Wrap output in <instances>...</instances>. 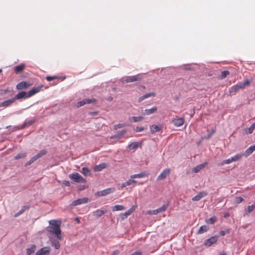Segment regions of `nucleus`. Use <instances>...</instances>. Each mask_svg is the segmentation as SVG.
Segmentation results:
<instances>
[{
    "mask_svg": "<svg viewBox=\"0 0 255 255\" xmlns=\"http://www.w3.org/2000/svg\"><path fill=\"white\" fill-rule=\"evenodd\" d=\"M47 153V151L45 149H43L41 150L38 153V155H40L39 157L41 158L42 156L45 155Z\"/></svg>",
    "mask_w": 255,
    "mask_h": 255,
    "instance_id": "50",
    "label": "nucleus"
},
{
    "mask_svg": "<svg viewBox=\"0 0 255 255\" xmlns=\"http://www.w3.org/2000/svg\"><path fill=\"white\" fill-rule=\"evenodd\" d=\"M138 146V142H133L128 145V148L130 150L135 149Z\"/></svg>",
    "mask_w": 255,
    "mask_h": 255,
    "instance_id": "38",
    "label": "nucleus"
},
{
    "mask_svg": "<svg viewBox=\"0 0 255 255\" xmlns=\"http://www.w3.org/2000/svg\"><path fill=\"white\" fill-rule=\"evenodd\" d=\"M125 209H126V208L123 205H116L113 207V211H123V210H124Z\"/></svg>",
    "mask_w": 255,
    "mask_h": 255,
    "instance_id": "30",
    "label": "nucleus"
},
{
    "mask_svg": "<svg viewBox=\"0 0 255 255\" xmlns=\"http://www.w3.org/2000/svg\"><path fill=\"white\" fill-rule=\"evenodd\" d=\"M127 186H128V184L127 183V182H125L122 183V184L121 185V188L123 189V188H124Z\"/></svg>",
    "mask_w": 255,
    "mask_h": 255,
    "instance_id": "57",
    "label": "nucleus"
},
{
    "mask_svg": "<svg viewBox=\"0 0 255 255\" xmlns=\"http://www.w3.org/2000/svg\"><path fill=\"white\" fill-rule=\"evenodd\" d=\"M56 77H52V76H47L46 79L48 81H51L55 79H56Z\"/></svg>",
    "mask_w": 255,
    "mask_h": 255,
    "instance_id": "55",
    "label": "nucleus"
},
{
    "mask_svg": "<svg viewBox=\"0 0 255 255\" xmlns=\"http://www.w3.org/2000/svg\"><path fill=\"white\" fill-rule=\"evenodd\" d=\"M119 254V252L117 251H116L114 252L111 255H118Z\"/></svg>",
    "mask_w": 255,
    "mask_h": 255,
    "instance_id": "58",
    "label": "nucleus"
},
{
    "mask_svg": "<svg viewBox=\"0 0 255 255\" xmlns=\"http://www.w3.org/2000/svg\"><path fill=\"white\" fill-rule=\"evenodd\" d=\"M230 159L231 161V162H234V161H235V159H234V158L233 156L231 157V158H230Z\"/></svg>",
    "mask_w": 255,
    "mask_h": 255,
    "instance_id": "60",
    "label": "nucleus"
},
{
    "mask_svg": "<svg viewBox=\"0 0 255 255\" xmlns=\"http://www.w3.org/2000/svg\"><path fill=\"white\" fill-rule=\"evenodd\" d=\"M206 164V163L198 164L196 167L193 168V171L195 173L198 172L205 166Z\"/></svg>",
    "mask_w": 255,
    "mask_h": 255,
    "instance_id": "28",
    "label": "nucleus"
},
{
    "mask_svg": "<svg viewBox=\"0 0 255 255\" xmlns=\"http://www.w3.org/2000/svg\"><path fill=\"white\" fill-rule=\"evenodd\" d=\"M96 102V100L94 98L92 99H84L83 100L78 102L77 104V107L78 108L83 106L86 104H90L91 103H95Z\"/></svg>",
    "mask_w": 255,
    "mask_h": 255,
    "instance_id": "5",
    "label": "nucleus"
},
{
    "mask_svg": "<svg viewBox=\"0 0 255 255\" xmlns=\"http://www.w3.org/2000/svg\"><path fill=\"white\" fill-rule=\"evenodd\" d=\"M108 101H111L113 100V98H112V97H109V98H108Z\"/></svg>",
    "mask_w": 255,
    "mask_h": 255,
    "instance_id": "61",
    "label": "nucleus"
},
{
    "mask_svg": "<svg viewBox=\"0 0 255 255\" xmlns=\"http://www.w3.org/2000/svg\"><path fill=\"white\" fill-rule=\"evenodd\" d=\"M35 246L33 245V246L28 248L26 249V254L27 255H30L32 253H33L35 252Z\"/></svg>",
    "mask_w": 255,
    "mask_h": 255,
    "instance_id": "34",
    "label": "nucleus"
},
{
    "mask_svg": "<svg viewBox=\"0 0 255 255\" xmlns=\"http://www.w3.org/2000/svg\"><path fill=\"white\" fill-rule=\"evenodd\" d=\"M231 163L230 158L223 160L220 164V165H224L225 164H228Z\"/></svg>",
    "mask_w": 255,
    "mask_h": 255,
    "instance_id": "46",
    "label": "nucleus"
},
{
    "mask_svg": "<svg viewBox=\"0 0 255 255\" xmlns=\"http://www.w3.org/2000/svg\"><path fill=\"white\" fill-rule=\"evenodd\" d=\"M216 221V218L215 216L212 217L208 219H206V222L207 224H213Z\"/></svg>",
    "mask_w": 255,
    "mask_h": 255,
    "instance_id": "39",
    "label": "nucleus"
},
{
    "mask_svg": "<svg viewBox=\"0 0 255 255\" xmlns=\"http://www.w3.org/2000/svg\"><path fill=\"white\" fill-rule=\"evenodd\" d=\"M75 221L77 223H80V219L78 218V217H76L75 218Z\"/></svg>",
    "mask_w": 255,
    "mask_h": 255,
    "instance_id": "59",
    "label": "nucleus"
},
{
    "mask_svg": "<svg viewBox=\"0 0 255 255\" xmlns=\"http://www.w3.org/2000/svg\"><path fill=\"white\" fill-rule=\"evenodd\" d=\"M243 201V198L242 197H238L236 198V202L237 203H240Z\"/></svg>",
    "mask_w": 255,
    "mask_h": 255,
    "instance_id": "54",
    "label": "nucleus"
},
{
    "mask_svg": "<svg viewBox=\"0 0 255 255\" xmlns=\"http://www.w3.org/2000/svg\"><path fill=\"white\" fill-rule=\"evenodd\" d=\"M146 175L147 174L146 172H142L138 174L131 175H130V177L131 179H134L136 178H141L145 177V176H146Z\"/></svg>",
    "mask_w": 255,
    "mask_h": 255,
    "instance_id": "26",
    "label": "nucleus"
},
{
    "mask_svg": "<svg viewBox=\"0 0 255 255\" xmlns=\"http://www.w3.org/2000/svg\"><path fill=\"white\" fill-rule=\"evenodd\" d=\"M26 152H20L17 154L15 157L14 158L15 159H18L20 158H24L26 156Z\"/></svg>",
    "mask_w": 255,
    "mask_h": 255,
    "instance_id": "41",
    "label": "nucleus"
},
{
    "mask_svg": "<svg viewBox=\"0 0 255 255\" xmlns=\"http://www.w3.org/2000/svg\"><path fill=\"white\" fill-rule=\"evenodd\" d=\"M51 245L53 247L55 248L56 249H58L60 247V243L57 240H56L55 239H52L50 240Z\"/></svg>",
    "mask_w": 255,
    "mask_h": 255,
    "instance_id": "29",
    "label": "nucleus"
},
{
    "mask_svg": "<svg viewBox=\"0 0 255 255\" xmlns=\"http://www.w3.org/2000/svg\"><path fill=\"white\" fill-rule=\"evenodd\" d=\"M35 122L34 120H30L27 122H25L21 126V128H24L32 125Z\"/></svg>",
    "mask_w": 255,
    "mask_h": 255,
    "instance_id": "36",
    "label": "nucleus"
},
{
    "mask_svg": "<svg viewBox=\"0 0 255 255\" xmlns=\"http://www.w3.org/2000/svg\"><path fill=\"white\" fill-rule=\"evenodd\" d=\"M134 211L133 207H131L127 210L124 213H121L120 215V218L122 220H124L126 219L129 215H130Z\"/></svg>",
    "mask_w": 255,
    "mask_h": 255,
    "instance_id": "14",
    "label": "nucleus"
},
{
    "mask_svg": "<svg viewBox=\"0 0 255 255\" xmlns=\"http://www.w3.org/2000/svg\"><path fill=\"white\" fill-rule=\"evenodd\" d=\"M170 173V169L166 168L164 169L162 172L157 176V180H161L165 179Z\"/></svg>",
    "mask_w": 255,
    "mask_h": 255,
    "instance_id": "9",
    "label": "nucleus"
},
{
    "mask_svg": "<svg viewBox=\"0 0 255 255\" xmlns=\"http://www.w3.org/2000/svg\"><path fill=\"white\" fill-rule=\"evenodd\" d=\"M243 156H244V152H241L240 153H238V154H236L233 157L234 158L235 161H237L240 160L242 158V157Z\"/></svg>",
    "mask_w": 255,
    "mask_h": 255,
    "instance_id": "40",
    "label": "nucleus"
},
{
    "mask_svg": "<svg viewBox=\"0 0 255 255\" xmlns=\"http://www.w3.org/2000/svg\"><path fill=\"white\" fill-rule=\"evenodd\" d=\"M50 253V249L48 247H44L40 249L36 253L35 255H48Z\"/></svg>",
    "mask_w": 255,
    "mask_h": 255,
    "instance_id": "12",
    "label": "nucleus"
},
{
    "mask_svg": "<svg viewBox=\"0 0 255 255\" xmlns=\"http://www.w3.org/2000/svg\"><path fill=\"white\" fill-rule=\"evenodd\" d=\"M30 84L25 81H22L18 83L16 85V88L19 90H21L24 88H27L29 87Z\"/></svg>",
    "mask_w": 255,
    "mask_h": 255,
    "instance_id": "17",
    "label": "nucleus"
},
{
    "mask_svg": "<svg viewBox=\"0 0 255 255\" xmlns=\"http://www.w3.org/2000/svg\"><path fill=\"white\" fill-rule=\"evenodd\" d=\"M255 206L254 205H252L248 206L247 207V209L246 210V214H249L251 212L253 211V210L255 209Z\"/></svg>",
    "mask_w": 255,
    "mask_h": 255,
    "instance_id": "43",
    "label": "nucleus"
},
{
    "mask_svg": "<svg viewBox=\"0 0 255 255\" xmlns=\"http://www.w3.org/2000/svg\"><path fill=\"white\" fill-rule=\"evenodd\" d=\"M208 228L207 227V226H206V225L202 226L199 228V229L198 231V234H202L204 233V232H206L208 230Z\"/></svg>",
    "mask_w": 255,
    "mask_h": 255,
    "instance_id": "35",
    "label": "nucleus"
},
{
    "mask_svg": "<svg viewBox=\"0 0 255 255\" xmlns=\"http://www.w3.org/2000/svg\"><path fill=\"white\" fill-rule=\"evenodd\" d=\"M230 232V230L229 229H226L225 230H222L220 232V234L221 235V236H225V235H226L227 234H228Z\"/></svg>",
    "mask_w": 255,
    "mask_h": 255,
    "instance_id": "48",
    "label": "nucleus"
},
{
    "mask_svg": "<svg viewBox=\"0 0 255 255\" xmlns=\"http://www.w3.org/2000/svg\"><path fill=\"white\" fill-rule=\"evenodd\" d=\"M107 166V164L106 163H102L99 165H96L94 168V170L95 171H101L106 168Z\"/></svg>",
    "mask_w": 255,
    "mask_h": 255,
    "instance_id": "20",
    "label": "nucleus"
},
{
    "mask_svg": "<svg viewBox=\"0 0 255 255\" xmlns=\"http://www.w3.org/2000/svg\"><path fill=\"white\" fill-rule=\"evenodd\" d=\"M127 186H128V184L127 183V182H125L122 183V184L121 185V188L123 189V188H124Z\"/></svg>",
    "mask_w": 255,
    "mask_h": 255,
    "instance_id": "56",
    "label": "nucleus"
},
{
    "mask_svg": "<svg viewBox=\"0 0 255 255\" xmlns=\"http://www.w3.org/2000/svg\"><path fill=\"white\" fill-rule=\"evenodd\" d=\"M230 74V72L229 71L225 70L222 72H221V73L220 75L219 76V77L221 79H223L225 78L227 75H228Z\"/></svg>",
    "mask_w": 255,
    "mask_h": 255,
    "instance_id": "37",
    "label": "nucleus"
},
{
    "mask_svg": "<svg viewBox=\"0 0 255 255\" xmlns=\"http://www.w3.org/2000/svg\"><path fill=\"white\" fill-rule=\"evenodd\" d=\"M29 97H28V94L27 92H24V91H21L19 92L18 94H17L14 98V101L15 100H19L21 99H25V98H28Z\"/></svg>",
    "mask_w": 255,
    "mask_h": 255,
    "instance_id": "15",
    "label": "nucleus"
},
{
    "mask_svg": "<svg viewBox=\"0 0 255 255\" xmlns=\"http://www.w3.org/2000/svg\"><path fill=\"white\" fill-rule=\"evenodd\" d=\"M69 177L71 180L76 183H85L86 182V179L77 172L69 174Z\"/></svg>",
    "mask_w": 255,
    "mask_h": 255,
    "instance_id": "3",
    "label": "nucleus"
},
{
    "mask_svg": "<svg viewBox=\"0 0 255 255\" xmlns=\"http://www.w3.org/2000/svg\"><path fill=\"white\" fill-rule=\"evenodd\" d=\"M40 155H38V154H36L35 155L33 156L32 157L30 158V159L27 161L25 164V166H28L30 165L31 164L33 163L34 161L37 160L38 159L40 158L39 157Z\"/></svg>",
    "mask_w": 255,
    "mask_h": 255,
    "instance_id": "24",
    "label": "nucleus"
},
{
    "mask_svg": "<svg viewBox=\"0 0 255 255\" xmlns=\"http://www.w3.org/2000/svg\"><path fill=\"white\" fill-rule=\"evenodd\" d=\"M24 67V64H22L15 66L14 68V71L16 73H19L21 72Z\"/></svg>",
    "mask_w": 255,
    "mask_h": 255,
    "instance_id": "32",
    "label": "nucleus"
},
{
    "mask_svg": "<svg viewBox=\"0 0 255 255\" xmlns=\"http://www.w3.org/2000/svg\"><path fill=\"white\" fill-rule=\"evenodd\" d=\"M127 132V130L126 129H123L121 131H119L118 132V133L114 135L113 137L117 138H121L125 133H126Z\"/></svg>",
    "mask_w": 255,
    "mask_h": 255,
    "instance_id": "31",
    "label": "nucleus"
},
{
    "mask_svg": "<svg viewBox=\"0 0 255 255\" xmlns=\"http://www.w3.org/2000/svg\"><path fill=\"white\" fill-rule=\"evenodd\" d=\"M62 184L66 186H70V183L69 181L67 180H63L62 181Z\"/></svg>",
    "mask_w": 255,
    "mask_h": 255,
    "instance_id": "53",
    "label": "nucleus"
},
{
    "mask_svg": "<svg viewBox=\"0 0 255 255\" xmlns=\"http://www.w3.org/2000/svg\"><path fill=\"white\" fill-rule=\"evenodd\" d=\"M157 109L156 107H153L149 109H145L144 111L143 115H150L156 112Z\"/></svg>",
    "mask_w": 255,
    "mask_h": 255,
    "instance_id": "23",
    "label": "nucleus"
},
{
    "mask_svg": "<svg viewBox=\"0 0 255 255\" xmlns=\"http://www.w3.org/2000/svg\"><path fill=\"white\" fill-rule=\"evenodd\" d=\"M162 129L161 126H157L156 125H153L150 127V131L152 133L155 132L159 131Z\"/></svg>",
    "mask_w": 255,
    "mask_h": 255,
    "instance_id": "22",
    "label": "nucleus"
},
{
    "mask_svg": "<svg viewBox=\"0 0 255 255\" xmlns=\"http://www.w3.org/2000/svg\"><path fill=\"white\" fill-rule=\"evenodd\" d=\"M127 182V183L128 184V186L130 185L131 184L133 183H135L136 182V181L135 180H133V179L130 178L128 180Z\"/></svg>",
    "mask_w": 255,
    "mask_h": 255,
    "instance_id": "49",
    "label": "nucleus"
},
{
    "mask_svg": "<svg viewBox=\"0 0 255 255\" xmlns=\"http://www.w3.org/2000/svg\"><path fill=\"white\" fill-rule=\"evenodd\" d=\"M251 81L248 79L243 83H240L231 87L229 90L230 95H234L240 89H244L246 86L249 85Z\"/></svg>",
    "mask_w": 255,
    "mask_h": 255,
    "instance_id": "2",
    "label": "nucleus"
},
{
    "mask_svg": "<svg viewBox=\"0 0 255 255\" xmlns=\"http://www.w3.org/2000/svg\"><path fill=\"white\" fill-rule=\"evenodd\" d=\"M207 195V193L206 191H201L199 192L196 196L192 198L193 201H199L201 198L206 197Z\"/></svg>",
    "mask_w": 255,
    "mask_h": 255,
    "instance_id": "10",
    "label": "nucleus"
},
{
    "mask_svg": "<svg viewBox=\"0 0 255 255\" xmlns=\"http://www.w3.org/2000/svg\"><path fill=\"white\" fill-rule=\"evenodd\" d=\"M155 96H156V94L154 92H151V93H146V94L142 95V96L138 98V103H140V102H141L143 100H144L145 99H147V98H149L150 97H154Z\"/></svg>",
    "mask_w": 255,
    "mask_h": 255,
    "instance_id": "16",
    "label": "nucleus"
},
{
    "mask_svg": "<svg viewBox=\"0 0 255 255\" xmlns=\"http://www.w3.org/2000/svg\"><path fill=\"white\" fill-rule=\"evenodd\" d=\"M49 223L51 226L47 227V231L51 234H55L58 240H61L63 238V236L61 234V231L60 227L61 221L51 220L49 221Z\"/></svg>",
    "mask_w": 255,
    "mask_h": 255,
    "instance_id": "1",
    "label": "nucleus"
},
{
    "mask_svg": "<svg viewBox=\"0 0 255 255\" xmlns=\"http://www.w3.org/2000/svg\"><path fill=\"white\" fill-rule=\"evenodd\" d=\"M11 128V127H10V126H7V127H6V128Z\"/></svg>",
    "mask_w": 255,
    "mask_h": 255,
    "instance_id": "63",
    "label": "nucleus"
},
{
    "mask_svg": "<svg viewBox=\"0 0 255 255\" xmlns=\"http://www.w3.org/2000/svg\"><path fill=\"white\" fill-rule=\"evenodd\" d=\"M29 208V205H24L23 206L22 208L17 212L16 213L14 217H17L20 215H21L23 213H24L26 210H28Z\"/></svg>",
    "mask_w": 255,
    "mask_h": 255,
    "instance_id": "27",
    "label": "nucleus"
},
{
    "mask_svg": "<svg viewBox=\"0 0 255 255\" xmlns=\"http://www.w3.org/2000/svg\"><path fill=\"white\" fill-rule=\"evenodd\" d=\"M254 151H255V144L250 146L248 149L246 150L244 153L245 157H248Z\"/></svg>",
    "mask_w": 255,
    "mask_h": 255,
    "instance_id": "18",
    "label": "nucleus"
},
{
    "mask_svg": "<svg viewBox=\"0 0 255 255\" xmlns=\"http://www.w3.org/2000/svg\"><path fill=\"white\" fill-rule=\"evenodd\" d=\"M255 128V123L252 124V125L249 128L248 133L251 134L253 132Z\"/></svg>",
    "mask_w": 255,
    "mask_h": 255,
    "instance_id": "44",
    "label": "nucleus"
},
{
    "mask_svg": "<svg viewBox=\"0 0 255 255\" xmlns=\"http://www.w3.org/2000/svg\"><path fill=\"white\" fill-rule=\"evenodd\" d=\"M43 87L42 85L40 86H38L37 87H35L31 89L30 90H29L28 92V97H30L35 94L38 93L41 90V89Z\"/></svg>",
    "mask_w": 255,
    "mask_h": 255,
    "instance_id": "8",
    "label": "nucleus"
},
{
    "mask_svg": "<svg viewBox=\"0 0 255 255\" xmlns=\"http://www.w3.org/2000/svg\"><path fill=\"white\" fill-rule=\"evenodd\" d=\"M81 172L85 176L91 175V171L87 167H83Z\"/></svg>",
    "mask_w": 255,
    "mask_h": 255,
    "instance_id": "33",
    "label": "nucleus"
},
{
    "mask_svg": "<svg viewBox=\"0 0 255 255\" xmlns=\"http://www.w3.org/2000/svg\"><path fill=\"white\" fill-rule=\"evenodd\" d=\"M114 191V189L113 188H109L104 190L101 191L100 194L102 196H106L108 194H109Z\"/></svg>",
    "mask_w": 255,
    "mask_h": 255,
    "instance_id": "25",
    "label": "nucleus"
},
{
    "mask_svg": "<svg viewBox=\"0 0 255 255\" xmlns=\"http://www.w3.org/2000/svg\"><path fill=\"white\" fill-rule=\"evenodd\" d=\"M216 131V130L215 128H212L210 131V132H209L208 134H207V135H205L204 136V138L206 139H209L211 138V136L212 135V134L213 133H214Z\"/></svg>",
    "mask_w": 255,
    "mask_h": 255,
    "instance_id": "42",
    "label": "nucleus"
},
{
    "mask_svg": "<svg viewBox=\"0 0 255 255\" xmlns=\"http://www.w3.org/2000/svg\"><path fill=\"white\" fill-rule=\"evenodd\" d=\"M168 206V204H164L161 207L157 208V209L151 211V214L153 215H156L159 213L164 212L166 210Z\"/></svg>",
    "mask_w": 255,
    "mask_h": 255,
    "instance_id": "11",
    "label": "nucleus"
},
{
    "mask_svg": "<svg viewBox=\"0 0 255 255\" xmlns=\"http://www.w3.org/2000/svg\"><path fill=\"white\" fill-rule=\"evenodd\" d=\"M126 126L125 124H119L117 125H115L114 127V128L115 129H117L118 128H121L122 127H124Z\"/></svg>",
    "mask_w": 255,
    "mask_h": 255,
    "instance_id": "47",
    "label": "nucleus"
},
{
    "mask_svg": "<svg viewBox=\"0 0 255 255\" xmlns=\"http://www.w3.org/2000/svg\"><path fill=\"white\" fill-rule=\"evenodd\" d=\"M218 239V237L217 236H212L205 241L204 245L207 247H210L216 243Z\"/></svg>",
    "mask_w": 255,
    "mask_h": 255,
    "instance_id": "6",
    "label": "nucleus"
},
{
    "mask_svg": "<svg viewBox=\"0 0 255 255\" xmlns=\"http://www.w3.org/2000/svg\"><path fill=\"white\" fill-rule=\"evenodd\" d=\"M107 212L106 210L98 209L93 212V215L97 218H99L104 215Z\"/></svg>",
    "mask_w": 255,
    "mask_h": 255,
    "instance_id": "19",
    "label": "nucleus"
},
{
    "mask_svg": "<svg viewBox=\"0 0 255 255\" xmlns=\"http://www.w3.org/2000/svg\"><path fill=\"white\" fill-rule=\"evenodd\" d=\"M14 101H14L13 98L8 99L7 100H6L2 103H0V107H6L9 106L10 105H11Z\"/></svg>",
    "mask_w": 255,
    "mask_h": 255,
    "instance_id": "21",
    "label": "nucleus"
},
{
    "mask_svg": "<svg viewBox=\"0 0 255 255\" xmlns=\"http://www.w3.org/2000/svg\"><path fill=\"white\" fill-rule=\"evenodd\" d=\"M23 129L22 128H21V126H14L12 127L11 131H14L17 130H19Z\"/></svg>",
    "mask_w": 255,
    "mask_h": 255,
    "instance_id": "51",
    "label": "nucleus"
},
{
    "mask_svg": "<svg viewBox=\"0 0 255 255\" xmlns=\"http://www.w3.org/2000/svg\"><path fill=\"white\" fill-rule=\"evenodd\" d=\"M142 87L144 89L145 88V87L144 86H142Z\"/></svg>",
    "mask_w": 255,
    "mask_h": 255,
    "instance_id": "64",
    "label": "nucleus"
},
{
    "mask_svg": "<svg viewBox=\"0 0 255 255\" xmlns=\"http://www.w3.org/2000/svg\"><path fill=\"white\" fill-rule=\"evenodd\" d=\"M172 123L175 127H179L183 125L184 119L183 118L174 119L172 121Z\"/></svg>",
    "mask_w": 255,
    "mask_h": 255,
    "instance_id": "13",
    "label": "nucleus"
},
{
    "mask_svg": "<svg viewBox=\"0 0 255 255\" xmlns=\"http://www.w3.org/2000/svg\"><path fill=\"white\" fill-rule=\"evenodd\" d=\"M133 122L136 123L139 121H141L143 118L142 117L139 116V117H131Z\"/></svg>",
    "mask_w": 255,
    "mask_h": 255,
    "instance_id": "45",
    "label": "nucleus"
},
{
    "mask_svg": "<svg viewBox=\"0 0 255 255\" xmlns=\"http://www.w3.org/2000/svg\"><path fill=\"white\" fill-rule=\"evenodd\" d=\"M138 75H134L132 76H126L123 77L120 81L124 84L125 83H129V82H132L134 81H136L139 79L138 77Z\"/></svg>",
    "mask_w": 255,
    "mask_h": 255,
    "instance_id": "4",
    "label": "nucleus"
},
{
    "mask_svg": "<svg viewBox=\"0 0 255 255\" xmlns=\"http://www.w3.org/2000/svg\"><path fill=\"white\" fill-rule=\"evenodd\" d=\"M143 130H144V128H143V127H136V128H135V131L136 132L142 131Z\"/></svg>",
    "mask_w": 255,
    "mask_h": 255,
    "instance_id": "52",
    "label": "nucleus"
},
{
    "mask_svg": "<svg viewBox=\"0 0 255 255\" xmlns=\"http://www.w3.org/2000/svg\"><path fill=\"white\" fill-rule=\"evenodd\" d=\"M88 202L89 199L88 198L84 197L82 198H79L73 201L72 203V205L75 206L78 205L87 203Z\"/></svg>",
    "mask_w": 255,
    "mask_h": 255,
    "instance_id": "7",
    "label": "nucleus"
},
{
    "mask_svg": "<svg viewBox=\"0 0 255 255\" xmlns=\"http://www.w3.org/2000/svg\"><path fill=\"white\" fill-rule=\"evenodd\" d=\"M190 69H191V68H189V67H188V68H186V70H190Z\"/></svg>",
    "mask_w": 255,
    "mask_h": 255,
    "instance_id": "62",
    "label": "nucleus"
}]
</instances>
